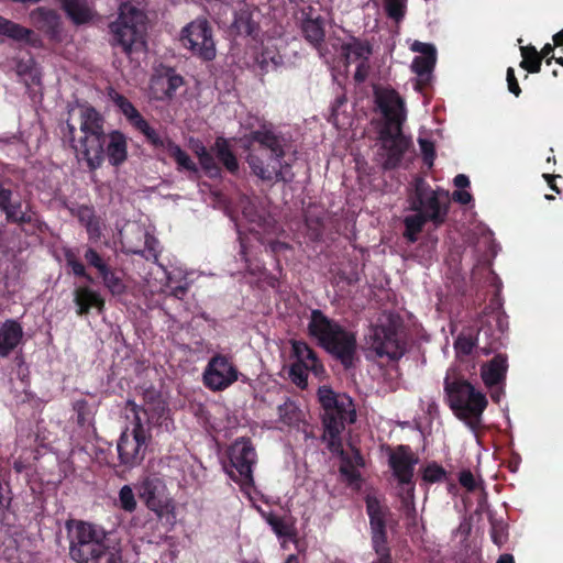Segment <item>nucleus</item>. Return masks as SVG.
<instances>
[{
	"label": "nucleus",
	"instance_id": "obj_1",
	"mask_svg": "<svg viewBox=\"0 0 563 563\" xmlns=\"http://www.w3.org/2000/svg\"><path fill=\"white\" fill-rule=\"evenodd\" d=\"M319 401L323 408L322 424L323 440L328 449L342 456L343 463L340 473L349 483L357 482L361 478L360 472L354 467L349 457L344 456L341 434L347 423L356 419V411L352 398L347 395H338L330 387L322 386L318 390Z\"/></svg>",
	"mask_w": 563,
	"mask_h": 563
},
{
	"label": "nucleus",
	"instance_id": "obj_2",
	"mask_svg": "<svg viewBox=\"0 0 563 563\" xmlns=\"http://www.w3.org/2000/svg\"><path fill=\"white\" fill-rule=\"evenodd\" d=\"M374 96L384 117V123L378 131V140L384 151L382 167L385 170H393L399 167L410 146V140L402 134V124L406 121L405 101L391 88L375 89Z\"/></svg>",
	"mask_w": 563,
	"mask_h": 563
},
{
	"label": "nucleus",
	"instance_id": "obj_3",
	"mask_svg": "<svg viewBox=\"0 0 563 563\" xmlns=\"http://www.w3.org/2000/svg\"><path fill=\"white\" fill-rule=\"evenodd\" d=\"M308 333L345 371L356 366L360 357L356 333L354 331L349 330L339 321L329 318L322 310L312 309L308 323Z\"/></svg>",
	"mask_w": 563,
	"mask_h": 563
},
{
	"label": "nucleus",
	"instance_id": "obj_4",
	"mask_svg": "<svg viewBox=\"0 0 563 563\" xmlns=\"http://www.w3.org/2000/svg\"><path fill=\"white\" fill-rule=\"evenodd\" d=\"M247 137L250 142L257 143L261 148L271 153L266 161L256 154H249L247 164L255 176L265 181L288 183L292 180V174L289 177L286 175L290 166L286 163L283 164L287 140L282 132L275 130L273 123L262 120L258 129L251 131Z\"/></svg>",
	"mask_w": 563,
	"mask_h": 563
},
{
	"label": "nucleus",
	"instance_id": "obj_5",
	"mask_svg": "<svg viewBox=\"0 0 563 563\" xmlns=\"http://www.w3.org/2000/svg\"><path fill=\"white\" fill-rule=\"evenodd\" d=\"M444 393L450 408L461 420L479 418L488 405L486 396L455 371L446 373Z\"/></svg>",
	"mask_w": 563,
	"mask_h": 563
},
{
	"label": "nucleus",
	"instance_id": "obj_6",
	"mask_svg": "<svg viewBox=\"0 0 563 563\" xmlns=\"http://www.w3.org/2000/svg\"><path fill=\"white\" fill-rule=\"evenodd\" d=\"M109 30L110 44L113 47H120L128 56L145 47V15L133 5L122 4L118 19L110 23Z\"/></svg>",
	"mask_w": 563,
	"mask_h": 563
},
{
	"label": "nucleus",
	"instance_id": "obj_7",
	"mask_svg": "<svg viewBox=\"0 0 563 563\" xmlns=\"http://www.w3.org/2000/svg\"><path fill=\"white\" fill-rule=\"evenodd\" d=\"M66 530L69 556L76 563H85L110 539V533L101 526L82 520H68Z\"/></svg>",
	"mask_w": 563,
	"mask_h": 563
},
{
	"label": "nucleus",
	"instance_id": "obj_8",
	"mask_svg": "<svg viewBox=\"0 0 563 563\" xmlns=\"http://www.w3.org/2000/svg\"><path fill=\"white\" fill-rule=\"evenodd\" d=\"M410 209L423 214L435 228L441 227L449 213V196L444 190H434L423 177H417L409 196Z\"/></svg>",
	"mask_w": 563,
	"mask_h": 563
},
{
	"label": "nucleus",
	"instance_id": "obj_9",
	"mask_svg": "<svg viewBox=\"0 0 563 563\" xmlns=\"http://www.w3.org/2000/svg\"><path fill=\"white\" fill-rule=\"evenodd\" d=\"M230 468L225 467L229 477L242 488L254 486L253 467L257 463V453L250 438L241 437L228 449Z\"/></svg>",
	"mask_w": 563,
	"mask_h": 563
},
{
	"label": "nucleus",
	"instance_id": "obj_10",
	"mask_svg": "<svg viewBox=\"0 0 563 563\" xmlns=\"http://www.w3.org/2000/svg\"><path fill=\"white\" fill-rule=\"evenodd\" d=\"M126 408L134 415L132 431L125 430L121 433L117 450L120 463L132 468L141 464L146 450V432L143 419L139 416V405L133 400L126 401Z\"/></svg>",
	"mask_w": 563,
	"mask_h": 563
},
{
	"label": "nucleus",
	"instance_id": "obj_11",
	"mask_svg": "<svg viewBox=\"0 0 563 563\" xmlns=\"http://www.w3.org/2000/svg\"><path fill=\"white\" fill-rule=\"evenodd\" d=\"M180 42L192 55L205 62H211L216 58L217 49L213 31L205 18H198L184 26L180 32Z\"/></svg>",
	"mask_w": 563,
	"mask_h": 563
},
{
	"label": "nucleus",
	"instance_id": "obj_12",
	"mask_svg": "<svg viewBox=\"0 0 563 563\" xmlns=\"http://www.w3.org/2000/svg\"><path fill=\"white\" fill-rule=\"evenodd\" d=\"M67 133L65 134V139H67L70 143V146L77 153V156L84 159L87 163V166L90 170H96L101 167L104 161V146L107 142V133H93L88 135H82L76 142L75 134L76 128L69 121L66 123Z\"/></svg>",
	"mask_w": 563,
	"mask_h": 563
},
{
	"label": "nucleus",
	"instance_id": "obj_13",
	"mask_svg": "<svg viewBox=\"0 0 563 563\" xmlns=\"http://www.w3.org/2000/svg\"><path fill=\"white\" fill-rule=\"evenodd\" d=\"M369 347L377 357L398 361L405 354V344L399 340L395 323L377 324L369 333Z\"/></svg>",
	"mask_w": 563,
	"mask_h": 563
},
{
	"label": "nucleus",
	"instance_id": "obj_14",
	"mask_svg": "<svg viewBox=\"0 0 563 563\" xmlns=\"http://www.w3.org/2000/svg\"><path fill=\"white\" fill-rule=\"evenodd\" d=\"M242 375L230 357L220 353L208 361L202 374L203 385L212 391H222L234 384Z\"/></svg>",
	"mask_w": 563,
	"mask_h": 563
},
{
	"label": "nucleus",
	"instance_id": "obj_15",
	"mask_svg": "<svg viewBox=\"0 0 563 563\" xmlns=\"http://www.w3.org/2000/svg\"><path fill=\"white\" fill-rule=\"evenodd\" d=\"M165 485L157 477H146L137 486V495L146 507L154 511L158 519H163L165 515L173 512V505L168 498L164 496Z\"/></svg>",
	"mask_w": 563,
	"mask_h": 563
},
{
	"label": "nucleus",
	"instance_id": "obj_16",
	"mask_svg": "<svg viewBox=\"0 0 563 563\" xmlns=\"http://www.w3.org/2000/svg\"><path fill=\"white\" fill-rule=\"evenodd\" d=\"M29 209V205L23 208L19 191L12 190L9 181L0 180V210L5 214V220L19 225L32 223L33 213Z\"/></svg>",
	"mask_w": 563,
	"mask_h": 563
},
{
	"label": "nucleus",
	"instance_id": "obj_17",
	"mask_svg": "<svg viewBox=\"0 0 563 563\" xmlns=\"http://www.w3.org/2000/svg\"><path fill=\"white\" fill-rule=\"evenodd\" d=\"M501 345L500 339L493 336V329L490 327H481L477 331V335L474 338L472 333H461L455 342L454 349L456 354L470 355L474 347H478L484 355H488Z\"/></svg>",
	"mask_w": 563,
	"mask_h": 563
},
{
	"label": "nucleus",
	"instance_id": "obj_18",
	"mask_svg": "<svg viewBox=\"0 0 563 563\" xmlns=\"http://www.w3.org/2000/svg\"><path fill=\"white\" fill-rule=\"evenodd\" d=\"M418 456L409 445H398L388 455V464L399 486L413 483L415 466Z\"/></svg>",
	"mask_w": 563,
	"mask_h": 563
},
{
	"label": "nucleus",
	"instance_id": "obj_19",
	"mask_svg": "<svg viewBox=\"0 0 563 563\" xmlns=\"http://www.w3.org/2000/svg\"><path fill=\"white\" fill-rule=\"evenodd\" d=\"M411 49L421 54L413 58L411 69L418 76L416 89L422 90L430 84L437 62V49L432 44L419 41L411 45Z\"/></svg>",
	"mask_w": 563,
	"mask_h": 563
},
{
	"label": "nucleus",
	"instance_id": "obj_20",
	"mask_svg": "<svg viewBox=\"0 0 563 563\" xmlns=\"http://www.w3.org/2000/svg\"><path fill=\"white\" fill-rule=\"evenodd\" d=\"M366 514L369 519L371 541L378 543L388 541L387 521L391 516L389 507L372 495L365 498Z\"/></svg>",
	"mask_w": 563,
	"mask_h": 563
},
{
	"label": "nucleus",
	"instance_id": "obj_21",
	"mask_svg": "<svg viewBox=\"0 0 563 563\" xmlns=\"http://www.w3.org/2000/svg\"><path fill=\"white\" fill-rule=\"evenodd\" d=\"M299 29L305 41L321 52L325 41V24L321 15H314V9L308 7L301 11Z\"/></svg>",
	"mask_w": 563,
	"mask_h": 563
},
{
	"label": "nucleus",
	"instance_id": "obj_22",
	"mask_svg": "<svg viewBox=\"0 0 563 563\" xmlns=\"http://www.w3.org/2000/svg\"><path fill=\"white\" fill-rule=\"evenodd\" d=\"M184 85V78L175 69L167 68L163 74L154 76L151 82V90L155 99H172L177 89Z\"/></svg>",
	"mask_w": 563,
	"mask_h": 563
},
{
	"label": "nucleus",
	"instance_id": "obj_23",
	"mask_svg": "<svg viewBox=\"0 0 563 563\" xmlns=\"http://www.w3.org/2000/svg\"><path fill=\"white\" fill-rule=\"evenodd\" d=\"M32 24L49 40H58L60 36V16L55 10L37 8L30 14Z\"/></svg>",
	"mask_w": 563,
	"mask_h": 563
},
{
	"label": "nucleus",
	"instance_id": "obj_24",
	"mask_svg": "<svg viewBox=\"0 0 563 563\" xmlns=\"http://www.w3.org/2000/svg\"><path fill=\"white\" fill-rule=\"evenodd\" d=\"M508 371V357L506 354H496L489 362L481 367V377L488 388L503 384Z\"/></svg>",
	"mask_w": 563,
	"mask_h": 563
},
{
	"label": "nucleus",
	"instance_id": "obj_25",
	"mask_svg": "<svg viewBox=\"0 0 563 563\" xmlns=\"http://www.w3.org/2000/svg\"><path fill=\"white\" fill-rule=\"evenodd\" d=\"M23 328L14 319H8L0 325V357H8L22 342Z\"/></svg>",
	"mask_w": 563,
	"mask_h": 563
},
{
	"label": "nucleus",
	"instance_id": "obj_26",
	"mask_svg": "<svg viewBox=\"0 0 563 563\" xmlns=\"http://www.w3.org/2000/svg\"><path fill=\"white\" fill-rule=\"evenodd\" d=\"M104 157L114 167L121 166L128 159V142L122 132L114 130L107 134Z\"/></svg>",
	"mask_w": 563,
	"mask_h": 563
},
{
	"label": "nucleus",
	"instance_id": "obj_27",
	"mask_svg": "<svg viewBox=\"0 0 563 563\" xmlns=\"http://www.w3.org/2000/svg\"><path fill=\"white\" fill-rule=\"evenodd\" d=\"M74 302L76 305V313L78 316H87L91 308H96L98 312L104 309V299L101 295L88 286H79L74 290Z\"/></svg>",
	"mask_w": 563,
	"mask_h": 563
},
{
	"label": "nucleus",
	"instance_id": "obj_28",
	"mask_svg": "<svg viewBox=\"0 0 563 563\" xmlns=\"http://www.w3.org/2000/svg\"><path fill=\"white\" fill-rule=\"evenodd\" d=\"M60 5L73 24L79 26L93 19V11L87 0H60Z\"/></svg>",
	"mask_w": 563,
	"mask_h": 563
},
{
	"label": "nucleus",
	"instance_id": "obj_29",
	"mask_svg": "<svg viewBox=\"0 0 563 563\" xmlns=\"http://www.w3.org/2000/svg\"><path fill=\"white\" fill-rule=\"evenodd\" d=\"M292 353L296 357V362L307 365L314 375L318 376L324 373L323 364L320 362L316 351L306 342L294 341Z\"/></svg>",
	"mask_w": 563,
	"mask_h": 563
},
{
	"label": "nucleus",
	"instance_id": "obj_30",
	"mask_svg": "<svg viewBox=\"0 0 563 563\" xmlns=\"http://www.w3.org/2000/svg\"><path fill=\"white\" fill-rule=\"evenodd\" d=\"M211 151L230 174L234 175L239 172V161L231 148L229 140L223 136H217Z\"/></svg>",
	"mask_w": 563,
	"mask_h": 563
},
{
	"label": "nucleus",
	"instance_id": "obj_31",
	"mask_svg": "<svg viewBox=\"0 0 563 563\" xmlns=\"http://www.w3.org/2000/svg\"><path fill=\"white\" fill-rule=\"evenodd\" d=\"M80 131L82 135L104 132V119L92 106L85 103L80 107Z\"/></svg>",
	"mask_w": 563,
	"mask_h": 563
},
{
	"label": "nucleus",
	"instance_id": "obj_32",
	"mask_svg": "<svg viewBox=\"0 0 563 563\" xmlns=\"http://www.w3.org/2000/svg\"><path fill=\"white\" fill-rule=\"evenodd\" d=\"M70 213L86 228L89 239H98L100 236V222L92 206L80 205L77 208H71Z\"/></svg>",
	"mask_w": 563,
	"mask_h": 563
},
{
	"label": "nucleus",
	"instance_id": "obj_33",
	"mask_svg": "<svg viewBox=\"0 0 563 563\" xmlns=\"http://www.w3.org/2000/svg\"><path fill=\"white\" fill-rule=\"evenodd\" d=\"M137 411L140 417L143 413L147 422L153 426L167 427V421L170 420V409L164 399L152 402V406H139Z\"/></svg>",
	"mask_w": 563,
	"mask_h": 563
},
{
	"label": "nucleus",
	"instance_id": "obj_34",
	"mask_svg": "<svg viewBox=\"0 0 563 563\" xmlns=\"http://www.w3.org/2000/svg\"><path fill=\"white\" fill-rule=\"evenodd\" d=\"M109 98L118 110L124 115L125 120L131 126H134L139 120L143 119V115L134 107V104L123 95L119 93L114 89L109 91Z\"/></svg>",
	"mask_w": 563,
	"mask_h": 563
},
{
	"label": "nucleus",
	"instance_id": "obj_35",
	"mask_svg": "<svg viewBox=\"0 0 563 563\" xmlns=\"http://www.w3.org/2000/svg\"><path fill=\"white\" fill-rule=\"evenodd\" d=\"M341 51L346 64L350 63V58L352 56L354 59H362V62L367 63L373 52L372 46L367 41H361L356 37H352V41L349 43H343Z\"/></svg>",
	"mask_w": 563,
	"mask_h": 563
},
{
	"label": "nucleus",
	"instance_id": "obj_36",
	"mask_svg": "<svg viewBox=\"0 0 563 563\" xmlns=\"http://www.w3.org/2000/svg\"><path fill=\"white\" fill-rule=\"evenodd\" d=\"M85 563H122L121 548L110 538Z\"/></svg>",
	"mask_w": 563,
	"mask_h": 563
},
{
	"label": "nucleus",
	"instance_id": "obj_37",
	"mask_svg": "<svg viewBox=\"0 0 563 563\" xmlns=\"http://www.w3.org/2000/svg\"><path fill=\"white\" fill-rule=\"evenodd\" d=\"M136 131L142 133L146 142L155 150L166 151L167 142H173L166 135H162L157 130L152 128L148 122L143 118L133 126Z\"/></svg>",
	"mask_w": 563,
	"mask_h": 563
},
{
	"label": "nucleus",
	"instance_id": "obj_38",
	"mask_svg": "<svg viewBox=\"0 0 563 563\" xmlns=\"http://www.w3.org/2000/svg\"><path fill=\"white\" fill-rule=\"evenodd\" d=\"M194 153L199 159L201 168L210 177H217L221 174V168L216 162L213 155L208 151L202 142H197L194 146Z\"/></svg>",
	"mask_w": 563,
	"mask_h": 563
},
{
	"label": "nucleus",
	"instance_id": "obj_39",
	"mask_svg": "<svg viewBox=\"0 0 563 563\" xmlns=\"http://www.w3.org/2000/svg\"><path fill=\"white\" fill-rule=\"evenodd\" d=\"M168 155L176 162L178 170H188L190 173L197 174L198 166L190 158V156L174 141L167 142V150L165 151Z\"/></svg>",
	"mask_w": 563,
	"mask_h": 563
},
{
	"label": "nucleus",
	"instance_id": "obj_40",
	"mask_svg": "<svg viewBox=\"0 0 563 563\" xmlns=\"http://www.w3.org/2000/svg\"><path fill=\"white\" fill-rule=\"evenodd\" d=\"M430 220L426 218L423 214L416 212L412 216H407L404 219V238L408 243L413 244L418 241L419 233L422 232L423 227Z\"/></svg>",
	"mask_w": 563,
	"mask_h": 563
},
{
	"label": "nucleus",
	"instance_id": "obj_41",
	"mask_svg": "<svg viewBox=\"0 0 563 563\" xmlns=\"http://www.w3.org/2000/svg\"><path fill=\"white\" fill-rule=\"evenodd\" d=\"M256 63L260 69L267 74L279 68L284 64V58L275 48L265 47L257 55Z\"/></svg>",
	"mask_w": 563,
	"mask_h": 563
},
{
	"label": "nucleus",
	"instance_id": "obj_42",
	"mask_svg": "<svg viewBox=\"0 0 563 563\" xmlns=\"http://www.w3.org/2000/svg\"><path fill=\"white\" fill-rule=\"evenodd\" d=\"M100 277L102 278L104 287L112 296H121L126 291V285L124 284L122 276L111 266L101 273Z\"/></svg>",
	"mask_w": 563,
	"mask_h": 563
},
{
	"label": "nucleus",
	"instance_id": "obj_43",
	"mask_svg": "<svg viewBox=\"0 0 563 563\" xmlns=\"http://www.w3.org/2000/svg\"><path fill=\"white\" fill-rule=\"evenodd\" d=\"M522 60L520 67L528 73L536 74L541 70L542 56H539V52L533 45H527L520 47Z\"/></svg>",
	"mask_w": 563,
	"mask_h": 563
},
{
	"label": "nucleus",
	"instance_id": "obj_44",
	"mask_svg": "<svg viewBox=\"0 0 563 563\" xmlns=\"http://www.w3.org/2000/svg\"><path fill=\"white\" fill-rule=\"evenodd\" d=\"M0 34L15 41H26L32 31L0 15Z\"/></svg>",
	"mask_w": 563,
	"mask_h": 563
},
{
	"label": "nucleus",
	"instance_id": "obj_45",
	"mask_svg": "<svg viewBox=\"0 0 563 563\" xmlns=\"http://www.w3.org/2000/svg\"><path fill=\"white\" fill-rule=\"evenodd\" d=\"M64 257L66 266L71 269L76 277L84 278L89 283L93 282L91 275L87 273L86 266L80 262L73 249H64Z\"/></svg>",
	"mask_w": 563,
	"mask_h": 563
},
{
	"label": "nucleus",
	"instance_id": "obj_46",
	"mask_svg": "<svg viewBox=\"0 0 563 563\" xmlns=\"http://www.w3.org/2000/svg\"><path fill=\"white\" fill-rule=\"evenodd\" d=\"M234 27L239 35L255 37L258 33V24L252 20L249 13H241L234 20Z\"/></svg>",
	"mask_w": 563,
	"mask_h": 563
},
{
	"label": "nucleus",
	"instance_id": "obj_47",
	"mask_svg": "<svg viewBox=\"0 0 563 563\" xmlns=\"http://www.w3.org/2000/svg\"><path fill=\"white\" fill-rule=\"evenodd\" d=\"M73 409L75 411L76 423L85 428L91 423V410L86 399H78L74 402Z\"/></svg>",
	"mask_w": 563,
	"mask_h": 563
},
{
	"label": "nucleus",
	"instance_id": "obj_48",
	"mask_svg": "<svg viewBox=\"0 0 563 563\" xmlns=\"http://www.w3.org/2000/svg\"><path fill=\"white\" fill-rule=\"evenodd\" d=\"M308 372H311L303 363L294 362L289 368V377L291 382L301 389L308 385Z\"/></svg>",
	"mask_w": 563,
	"mask_h": 563
},
{
	"label": "nucleus",
	"instance_id": "obj_49",
	"mask_svg": "<svg viewBox=\"0 0 563 563\" xmlns=\"http://www.w3.org/2000/svg\"><path fill=\"white\" fill-rule=\"evenodd\" d=\"M267 522L279 538H291L296 534L295 527L278 516H271Z\"/></svg>",
	"mask_w": 563,
	"mask_h": 563
},
{
	"label": "nucleus",
	"instance_id": "obj_50",
	"mask_svg": "<svg viewBox=\"0 0 563 563\" xmlns=\"http://www.w3.org/2000/svg\"><path fill=\"white\" fill-rule=\"evenodd\" d=\"M445 478L446 471L435 462L429 463L423 470L422 479L427 483H440Z\"/></svg>",
	"mask_w": 563,
	"mask_h": 563
},
{
	"label": "nucleus",
	"instance_id": "obj_51",
	"mask_svg": "<svg viewBox=\"0 0 563 563\" xmlns=\"http://www.w3.org/2000/svg\"><path fill=\"white\" fill-rule=\"evenodd\" d=\"M84 258L87 264L97 269L99 275L103 273L110 265L103 260V257L97 252L96 249L88 246L85 250Z\"/></svg>",
	"mask_w": 563,
	"mask_h": 563
},
{
	"label": "nucleus",
	"instance_id": "obj_52",
	"mask_svg": "<svg viewBox=\"0 0 563 563\" xmlns=\"http://www.w3.org/2000/svg\"><path fill=\"white\" fill-rule=\"evenodd\" d=\"M120 507L126 512H133L136 509V500L132 488L129 485L121 487L119 492Z\"/></svg>",
	"mask_w": 563,
	"mask_h": 563
},
{
	"label": "nucleus",
	"instance_id": "obj_53",
	"mask_svg": "<svg viewBox=\"0 0 563 563\" xmlns=\"http://www.w3.org/2000/svg\"><path fill=\"white\" fill-rule=\"evenodd\" d=\"M401 492L399 494L401 499L402 509L409 514L415 512V483L406 484L405 486H400Z\"/></svg>",
	"mask_w": 563,
	"mask_h": 563
},
{
	"label": "nucleus",
	"instance_id": "obj_54",
	"mask_svg": "<svg viewBox=\"0 0 563 563\" xmlns=\"http://www.w3.org/2000/svg\"><path fill=\"white\" fill-rule=\"evenodd\" d=\"M384 7L387 15L395 21L405 16V0H385Z\"/></svg>",
	"mask_w": 563,
	"mask_h": 563
},
{
	"label": "nucleus",
	"instance_id": "obj_55",
	"mask_svg": "<svg viewBox=\"0 0 563 563\" xmlns=\"http://www.w3.org/2000/svg\"><path fill=\"white\" fill-rule=\"evenodd\" d=\"M418 142L423 163L428 165V167H432L435 159V148L433 142L427 139H419Z\"/></svg>",
	"mask_w": 563,
	"mask_h": 563
},
{
	"label": "nucleus",
	"instance_id": "obj_56",
	"mask_svg": "<svg viewBox=\"0 0 563 563\" xmlns=\"http://www.w3.org/2000/svg\"><path fill=\"white\" fill-rule=\"evenodd\" d=\"M372 549L377 555V560L373 563H393L391 551L388 545V541L372 543Z\"/></svg>",
	"mask_w": 563,
	"mask_h": 563
},
{
	"label": "nucleus",
	"instance_id": "obj_57",
	"mask_svg": "<svg viewBox=\"0 0 563 563\" xmlns=\"http://www.w3.org/2000/svg\"><path fill=\"white\" fill-rule=\"evenodd\" d=\"M459 482L468 492H474L476 489L475 477L470 470H463L460 472Z\"/></svg>",
	"mask_w": 563,
	"mask_h": 563
},
{
	"label": "nucleus",
	"instance_id": "obj_58",
	"mask_svg": "<svg viewBox=\"0 0 563 563\" xmlns=\"http://www.w3.org/2000/svg\"><path fill=\"white\" fill-rule=\"evenodd\" d=\"M507 84H508V90L514 93L516 97H519L521 93V88L518 84V80L515 75V69L512 67H509L507 69Z\"/></svg>",
	"mask_w": 563,
	"mask_h": 563
},
{
	"label": "nucleus",
	"instance_id": "obj_59",
	"mask_svg": "<svg viewBox=\"0 0 563 563\" xmlns=\"http://www.w3.org/2000/svg\"><path fill=\"white\" fill-rule=\"evenodd\" d=\"M14 69L19 76H25V75L30 74L31 69H32V59L30 58L27 60H24V59L16 60Z\"/></svg>",
	"mask_w": 563,
	"mask_h": 563
},
{
	"label": "nucleus",
	"instance_id": "obj_60",
	"mask_svg": "<svg viewBox=\"0 0 563 563\" xmlns=\"http://www.w3.org/2000/svg\"><path fill=\"white\" fill-rule=\"evenodd\" d=\"M368 74V64L361 62L355 70L354 80L358 84L364 82Z\"/></svg>",
	"mask_w": 563,
	"mask_h": 563
},
{
	"label": "nucleus",
	"instance_id": "obj_61",
	"mask_svg": "<svg viewBox=\"0 0 563 563\" xmlns=\"http://www.w3.org/2000/svg\"><path fill=\"white\" fill-rule=\"evenodd\" d=\"M144 398V406H152V402H155L157 400H163L162 395L156 391L155 389H146L143 395Z\"/></svg>",
	"mask_w": 563,
	"mask_h": 563
},
{
	"label": "nucleus",
	"instance_id": "obj_62",
	"mask_svg": "<svg viewBox=\"0 0 563 563\" xmlns=\"http://www.w3.org/2000/svg\"><path fill=\"white\" fill-rule=\"evenodd\" d=\"M453 200L461 205H467L472 201V195L466 190H456L453 192Z\"/></svg>",
	"mask_w": 563,
	"mask_h": 563
},
{
	"label": "nucleus",
	"instance_id": "obj_63",
	"mask_svg": "<svg viewBox=\"0 0 563 563\" xmlns=\"http://www.w3.org/2000/svg\"><path fill=\"white\" fill-rule=\"evenodd\" d=\"M553 52H554V46L548 43L539 52V56H542V60L544 59L545 64L550 65L552 59L554 58Z\"/></svg>",
	"mask_w": 563,
	"mask_h": 563
},
{
	"label": "nucleus",
	"instance_id": "obj_64",
	"mask_svg": "<svg viewBox=\"0 0 563 563\" xmlns=\"http://www.w3.org/2000/svg\"><path fill=\"white\" fill-rule=\"evenodd\" d=\"M187 291H188V284L179 285V286L172 288L170 296L181 300L186 296Z\"/></svg>",
	"mask_w": 563,
	"mask_h": 563
}]
</instances>
